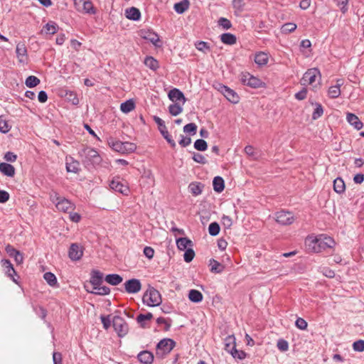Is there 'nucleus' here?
Here are the masks:
<instances>
[{"instance_id": "52", "label": "nucleus", "mask_w": 364, "mask_h": 364, "mask_svg": "<svg viewBox=\"0 0 364 364\" xmlns=\"http://www.w3.org/2000/svg\"><path fill=\"white\" fill-rule=\"evenodd\" d=\"M196 131H197V126L194 123H189L183 127V132L185 133H189L192 135H194L196 134Z\"/></svg>"}, {"instance_id": "38", "label": "nucleus", "mask_w": 364, "mask_h": 364, "mask_svg": "<svg viewBox=\"0 0 364 364\" xmlns=\"http://www.w3.org/2000/svg\"><path fill=\"white\" fill-rule=\"evenodd\" d=\"M203 296L202 293L196 289H191L188 293V299L194 303H199L203 300Z\"/></svg>"}, {"instance_id": "30", "label": "nucleus", "mask_w": 364, "mask_h": 364, "mask_svg": "<svg viewBox=\"0 0 364 364\" xmlns=\"http://www.w3.org/2000/svg\"><path fill=\"white\" fill-rule=\"evenodd\" d=\"M213 189L217 193H221L225 188V182L221 176H215L213 181Z\"/></svg>"}, {"instance_id": "24", "label": "nucleus", "mask_w": 364, "mask_h": 364, "mask_svg": "<svg viewBox=\"0 0 364 364\" xmlns=\"http://www.w3.org/2000/svg\"><path fill=\"white\" fill-rule=\"evenodd\" d=\"M103 279V274L98 270H92L90 277V283L92 287L99 286L102 284Z\"/></svg>"}, {"instance_id": "5", "label": "nucleus", "mask_w": 364, "mask_h": 364, "mask_svg": "<svg viewBox=\"0 0 364 364\" xmlns=\"http://www.w3.org/2000/svg\"><path fill=\"white\" fill-rule=\"evenodd\" d=\"M142 301L149 306H157L161 303V296L158 290L149 287L144 294Z\"/></svg>"}, {"instance_id": "18", "label": "nucleus", "mask_w": 364, "mask_h": 364, "mask_svg": "<svg viewBox=\"0 0 364 364\" xmlns=\"http://www.w3.org/2000/svg\"><path fill=\"white\" fill-rule=\"evenodd\" d=\"M168 97L172 102H182V104L184 105L186 102V99L183 95V93L177 88H173L171 90L168 92Z\"/></svg>"}, {"instance_id": "45", "label": "nucleus", "mask_w": 364, "mask_h": 364, "mask_svg": "<svg viewBox=\"0 0 364 364\" xmlns=\"http://www.w3.org/2000/svg\"><path fill=\"white\" fill-rule=\"evenodd\" d=\"M341 95L340 84L331 86L328 90V95L332 99L337 98Z\"/></svg>"}, {"instance_id": "2", "label": "nucleus", "mask_w": 364, "mask_h": 364, "mask_svg": "<svg viewBox=\"0 0 364 364\" xmlns=\"http://www.w3.org/2000/svg\"><path fill=\"white\" fill-rule=\"evenodd\" d=\"M82 158V163L86 166H95L102 161V158L97 151L91 147H86L79 152Z\"/></svg>"}, {"instance_id": "43", "label": "nucleus", "mask_w": 364, "mask_h": 364, "mask_svg": "<svg viewBox=\"0 0 364 364\" xmlns=\"http://www.w3.org/2000/svg\"><path fill=\"white\" fill-rule=\"evenodd\" d=\"M268 55L264 52H259L255 54V62L259 65H264L268 63Z\"/></svg>"}, {"instance_id": "6", "label": "nucleus", "mask_w": 364, "mask_h": 364, "mask_svg": "<svg viewBox=\"0 0 364 364\" xmlns=\"http://www.w3.org/2000/svg\"><path fill=\"white\" fill-rule=\"evenodd\" d=\"M112 326L118 336L122 338L129 332V325L120 316H114L112 318Z\"/></svg>"}, {"instance_id": "17", "label": "nucleus", "mask_w": 364, "mask_h": 364, "mask_svg": "<svg viewBox=\"0 0 364 364\" xmlns=\"http://www.w3.org/2000/svg\"><path fill=\"white\" fill-rule=\"evenodd\" d=\"M1 266L4 268V271L15 283L18 284L17 279L15 278L16 272L13 267L12 264L8 259L1 260Z\"/></svg>"}, {"instance_id": "8", "label": "nucleus", "mask_w": 364, "mask_h": 364, "mask_svg": "<svg viewBox=\"0 0 364 364\" xmlns=\"http://www.w3.org/2000/svg\"><path fill=\"white\" fill-rule=\"evenodd\" d=\"M109 186L112 190L124 196H128L130 191L127 183L120 177H114Z\"/></svg>"}, {"instance_id": "21", "label": "nucleus", "mask_w": 364, "mask_h": 364, "mask_svg": "<svg viewBox=\"0 0 364 364\" xmlns=\"http://www.w3.org/2000/svg\"><path fill=\"white\" fill-rule=\"evenodd\" d=\"M347 122L352 125L357 130H360L362 129L363 124L359 119V118L353 113H348L346 116Z\"/></svg>"}, {"instance_id": "64", "label": "nucleus", "mask_w": 364, "mask_h": 364, "mask_svg": "<svg viewBox=\"0 0 364 364\" xmlns=\"http://www.w3.org/2000/svg\"><path fill=\"white\" fill-rule=\"evenodd\" d=\"M191 137L189 136H183V135H181V139L180 141H178V144L182 146V147H186L188 146L189 144H191Z\"/></svg>"}, {"instance_id": "46", "label": "nucleus", "mask_w": 364, "mask_h": 364, "mask_svg": "<svg viewBox=\"0 0 364 364\" xmlns=\"http://www.w3.org/2000/svg\"><path fill=\"white\" fill-rule=\"evenodd\" d=\"M168 112L172 116H178L183 112V107L178 103L170 105Z\"/></svg>"}, {"instance_id": "15", "label": "nucleus", "mask_w": 364, "mask_h": 364, "mask_svg": "<svg viewBox=\"0 0 364 364\" xmlns=\"http://www.w3.org/2000/svg\"><path fill=\"white\" fill-rule=\"evenodd\" d=\"M141 37L145 40L150 41L156 47L161 46V42L159 35L151 30H142Z\"/></svg>"}, {"instance_id": "55", "label": "nucleus", "mask_w": 364, "mask_h": 364, "mask_svg": "<svg viewBox=\"0 0 364 364\" xmlns=\"http://www.w3.org/2000/svg\"><path fill=\"white\" fill-rule=\"evenodd\" d=\"M36 314L42 319H45L47 316L46 310L41 306H33Z\"/></svg>"}, {"instance_id": "63", "label": "nucleus", "mask_w": 364, "mask_h": 364, "mask_svg": "<svg viewBox=\"0 0 364 364\" xmlns=\"http://www.w3.org/2000/svg\"><path fill=\"white\" fill-rule=\"evenodd\" d=\"M222 224L225 228H230L232 225V220L230 217L228 215H223L222 217Z\"/></svg>"}, {"instance_id": "50", "label": "nucleus", "mask_w": 364, "mask_h": 364, "mask_svg": "<svg viewBox=\"0 0 364 364\" xmlns=\"http://www.w3.org/2000/svg\"><path fill=\"white\" fill-rule=\"evenodd\" d=\"M196 48L205 53L210 51V47L209 46V43L205 41H198L195 44Z\"/></svg>"}, {"instance_id": "54", "label": "nucleus", "mask_w": 364, "mask_h": 364, "mask_svg": "<svg viewBox=\"0 0 364 364\" xmlns=\"http://www.w3.org/2000/svg\"><path fill=\"white\" fill-rule=\"evenodd\" d=\"M156 323L158 324L164 325V330L166 331L170 329L171 326V321L169 319L165 318L164 317H159L156 319Z\"/></svg>"}, {"instance_id": "32", "label": "nucleus", "mask_w": 364, "mask_h": 364, "mask_svg": "<svg viewBox=\"0 0 364 364\" xmlns=\"http://www.w3.org/2000/svg\"><path fill=\"white\" fill-rule=\"evenodd\" d=\"M135 108V103L134 101L132 99H129L124 102H122L120 105V109L121 111L124 113L127 114L134 109Z\"/></svg>"}, {"instance_id": "49", "label": "nucleus", "mask_w": 364, "mask_h": 364, "mask_svg": "<svg viewBox=\"0 0 364 364\" xmlns=\"http://www.w3.org/2000/svg\"><path fill=\"white\" fill-rule=\"evenodd\" d=\"M220 230V225L218 223L213 222L209 225L208 232L211 236H216L219 234Z\"/></svg>"}, {"instance_id": "62", "label": "nucleus", "mask_w": 364, "mask_h": 364, "mask_svg": "<svg viewBox=\"0 0 364 364\" xmlns=\"http://www.w3.org/2000/svg\"><path fill=\"white\" fill-rule=\"evenodd\" d=\"M294 96L298 100H303L306 99L307 96V89L306 87H303L299 92H296Z\"/></svg>"}, {"instance_id": "7", "label": "nucleus", "mask_w": 364, "mask_h": 364, "mask_svg": "<svg viewBox=\"0 0 364 364\" xmlns=\"http://www.w3.org/2000/svg\"><path fill=\"white\" fill-rule=\"evenodd\" d=\"M176 343L171 338H164L161 340L156 346V355L163 358L168 354L175 347Z\"/></svg>"}, {"instance_id": "28", "label": "nucleus", "mask_w": 364, "mask_h": 364, "mask_svg": "<svg viewBox=\"0 0 364 364\" xmlns=\"http://www.w3.org/2000/svg\"><path fill=\"white\" fill-rule=\"evenodd\" d=\"M203 187L204 186L201 183L193 182L189 184L188 189L193 196H198L201 194Z\"/></svg>"}, {"instance_id": "61", "label": "nucleus", "mask_w": 364, "mask_h": 364, "mask_svg": "<svg viewBox=\"0 0 364 364\" xmlns=\"http://www.w3.org/2000/svg\"><path fill=\"white\" fill-rule=\"evenodd\" d=\"M9 131V125L7 122L0 116V132L2 133H6Z\"/></svg>"}, {"instance_id": "47", "label": "nucleus", "mask_w": 364, "mask_h": 364, "mask_svg": "<svg viewBox=\"0 0 364 364\" xmlns=\"http://www.w3.org/2000/svg\"><path fill=\"white\" fill-rule=\"evenodd\" d=\"M40 79L38 78L37 77L34 76V75H30L28 76L24 83L26 84V85L28 87H34L36 86H37L38 85L40 84Z\"/></svg>"}, {"instance_id": "51", "label": "nucleus", "mask_w": 364, "mask_h": 364, "mask_svg": "<svg viewBox=\"0 0 364 364\" xmlns=\"http://www.w3.org/2000/svg\"><path fill=\"white\" fill-rule=\"evenodd\" d=\"M218 23L220 26L225 30L230 29L232 27L230 21L225 17H220L218 19Z\"/></svg>"}, {"instance_id": "20", "label": "nucleus", "mask_w": 364, "mask_h": 364, "mask_svg": "<svg viewBox=\"0 0 364 364\" xmlns=\"http://www.w3.org/2000/svg\"><path fill=\"white\" fill-rule=\"evenodd\" d=\"M138 360L143 364H151L154 361V355L148 350H143L137 355Z\"/></svg>"}, {"instance_id": "14", "label": "nucleus", "mask_w": 364, "mask_h": 364, "mask_svg": "<svg viewBox=\"0 0 364 364\" xmlns=\"http://www.w3.org/2000/svg\"><path fill=\"white\" fill-rule=\"evenodd\" d=\"M125 291L128 294H136L141 289V284L138 279H131L127 280L124 284Z\"/></svg>"}, {"instance_id": "33", "label": "nucleus", "mask_w": 364, "mask_h": 364, "mask_svg": "<svg viewBox=\"0 0 364 364\" xmlns=\"http://www.w3.org/2000/svg\"><path fill=\"white\" fill-rule=\"evenodd\" d=\"M159 131L160 132L161 134L163 136V137L166 140L168 144L172 147L175 148L176 146V144L175 141L172 139L171 136L169 134L166 126H164L163 128L159 129Z\"/></svg>"}, {"instance_id": "36", "label": "nucleus", "mask_w": 364, "mask_h": 364, "mask_svg": "<svg viewBox=\"0 0 364 364\" xmlns=\"http://www.w3.org/2000/svg\"><path fill=\"white\" fill-rule=\"evenodd\" d=\"M333 189L337 193H343L346 190V185L344 181L338 177L333 181Z\"/></svg>"}, {"instance_id": "35", "label": "nucleus", "mask_w": 364, "mask_h": 364, "mask_svg": "<svg viewBox=\"0 0 364 364\" xmlns=\"http://www.w3.org/2000/svg\"><path fill=\"white\" fill-rule=\"evenodd\" d=\"M220 40L226 45H234L237 41L236 36L230 33H223L220 36Z\"/></svg>"}, {"instance_id": "37", "label": "nucleus", "mask_w": 364, "mask_h": 364, "mask_svg": "<svg viewBox=\"0 0 364 364\" xmlns=\"http://www.w3.org/2000/svg\"><path fill=\"white\" fill-rule=\"evenodd\" d=\"M173 8L176 13L182 14L189 8V1L188 0H182L180 2L176 3Z\"/></svg>"}, {"instance_id": "23", "label": "nucleus", "mask_w": 364, "mask_h": 364, "mask_svg": "<svg viewBox=\"0 0 364 364\" xmlns=\"http://www.w3.org/2000/svg\"><path fill=\"white\" fill-rule=\"evenodd\" d=\"M6 252L10 257H14L15 261L18 263H21L23 262V255L20 253L19 251H17L14 247L10 245H8L6 247Z\"/></svg>"}, {"instance_id": "26", "label": "nucleus", "mask_w": 364, "mask_h": 364, "mask_svg": "<svg viewBox=\"0 0 364 364\" xmlns=\"http://www.w3.org/2000/svg\"><path fill=\"white\" fill-rule=\"evenodd\" d=\"M210 270L213 273L220 274L223 272L225 266L214 259L209 261Z\"/></svg>"}, {"instance_id": "48", "label": "nucleus", "mask_w": 364, "mask_h": 364, "mask_svg": "<svg viewBox=\"0 0 364 364\" xmlns=\"http://www.w3.org/2000/svg\"><path fill=\"white\" fill-rule=\"evenodd\" d=\"M194 148L200 151H204L208 149V144L204 139H197L194 142Z\"/></svg>"}, {"instance_id": "53", "label": "nucleus", "mask_w": 364, "mask_h": 364, "mask_svg": "<svg viewBox=\"0 0 364 364\" xmlns=\"http://www.w3.org/2000/svg\"><path fill=\"white\" fill-rule=\"evenodd\" d=\"M192 158L194 161H196L198 164H205L208 162L206 158L203 154H201L200 153L194 152Z\"/></svg>"}, {"instance_id": "13", "label": "nucleus", "mask_w": 364, "mask_h": 364, "mask_svg": "<svg viewBox=\"0 0 364 364\" xmlns=\"http://www.w3.org/2000/svg\"><path fill=\"white\" fill-rule=\"evenodd\" d=\"M219 90L224 97L230 102L237 104L240 101V97L233 90L226 85H220Z\"/></svg>"}, {"instance_id": "4", "label": "nucleus", "mask_w": 364, "mask_h": 364, "mask_svg": "<svg viewBox=\"0 0 364 364\" xmlns=\"http://www.w3.org/2000/svg\"><path fill=\"white\" fill-rule=\"evenodd\" d=\"M108 144L114 151L122 154L133 153L136 149V145L134 143L129 141L123 142L115 140L113 138H110L108 140Z\"/></svg>"}, {"instance_id": "22", "label": "nucleus", "mask_w": 364, "mask_h": 364, "mask_svg": "<svg viewBox=\"0 0 364 364\" xmlns=\"http://www.w3.org/2000/svg\"><path fill=\"white\" fill-rule=\"evenodd\" d=\"M225 349V350L230 354L232 351L235 352L236 348V342L235 337L233 335L228 336L224 339Z\"/></svg>"}, {"instance_id": "40", "label": "nucleus", "mask_w": 364, "mask_h": 364, "mask_svg": "<svg viewBox=\"0 0 364 364\" xmlns=\"http://www.w3.org/2000/svg\"><path fill=\"white\" fill-rule=\"evenodd\" d=\"M144 63L146 67L154 71L156 70L159 68V62L151 56H146Z\"/></svg>"}, {"instance_id": "29", "label": "nucleus", "mask_w": 364, "mask_h": 364, "mask_svg": "<svg viewBox=\"0 0 364 364\" xmlns=\"http://www.w3.org/2000/svg\"><path fill=\"white\" fill-rule=\"evenodd\" d=\"M105 279L108 284L116 286L122 282L123 278L117 274H109L105 277Z\"/></svg>"}, {"instance_id": "34", "label": "nucleus", "mask_w": 364, "mask_h": 364, "mask_svg": "<svg viewBox=\"0 0 364 364\" xmlns=\"http://www.w3.org/2000/svg\"><path fill=\"white\" fill-rule=\"evenodd\" d=\"M58 29V26L57 23L53 21H50L43 26L42 32H44L46 34L53 35L57 33Z\"/></svg>"}, {"instance_id": "16", "label": "nucleus", "mask_w": 364, "mask_h": 364, "mask_svg": "<svg viewBox=\"0 0 364 364\" xmlns=\"http://www.w3.org/2000/svg\"><path fill=\"white\" fill-rule=\"evenodd\" d=\"M83 255V250L82 247L76 243H73L70 245L68 256L73 261H77L81 259Z\"/></svg>"}, {"instance_id": "42", "label": "nucleus", "mask_w": 364, "mask_h": 364, "mask_svg": "<svg viewBox=\"0 0 364 364\" xmlns=\"http://www.w3.org/2000/svg\"><path fill=\"white\" fill-rule=\"evenodd\" d=\"M153 318L151 313H147L146 314H140L136 317V320L141 328L146 327V321H150Z\"/></svg>"}, {"instance_id": "10", "label": "nucleus", "mask_w": 364, "mask_h": 364, "mask_svg": "<svg viewBox=\"0 0 364 364\" xmlns=\"http://www.w3.org/2000/svg\"><path fill=\"white\" fill-rule=\"evenodd\" d=\"M240 81L244 85L252 88H259L263 86V82L259 78L250 75L249 73H242Z\"/></svg>"}, {"instance_id": "57", "label": "nucleus", "mask_w": 364, "mask_h": 364, "mask_svg": "<svg viewBox=\"0 0 364 364\" xmlns=\"http://www.w3.org/2000/svg\"><path fill=\"white\" fill-rule=\"evenodd\" d=\"M353 349L356 352L364 351V340H358L353 343Z\"/></svg>"}, {"instance_id": "12", "label": "nucleus", "mask_w": 364, "mask_h": 364, "mask_svg": "<svg viewBox=\"0 0 364 364\" xmlns=\"http://www.w3.org/2000/svg\"><path fill=\"white\" fill-rule=\"evenodd\" d=\"M74 4L78 11L85 14H95L96 10L90 0H74Z\"/></svg>"}, {"instance_id": "58", "label": "nucleus", "mask_w": 364, "mask_h": 364, "mask_svg": "<svg viewBox=\"0 0 364 364\" xmlns=\"http://www.w3.org/2000/svg\"><path fill=\"white\" fill-rule=\"evenodd\" d=\"M194 256H195V252H194L193 250L191 248H188V249L186 250V252L183 255V258H184L185 262H190L193 259Z\"/></svg>"}, {"instance_id": "9", "label": "nucleus", "mask_w": 364, "mask_h": 364, "mask_svg": "<svg viewBox=\"0 0 364 364\" xmlns=\"http://www.w3.org/2000/svg\"><path fill=\"white\" fill-rule=\"evenodd\" d=\"M317 78H321L320 70L316 68H310L304 74L301 83L302 85H313Z\"/></svg>"}, {"instance_id": "41", "label": "nucleus", "mask_w": 364, "mask_h": 364, "mask_svg": "<svg viewBox=\"0 0 364 364\" xmlns=\"http://www.w3.org/2000/svg\"><path fill=\"white\" fill-rule=\"evenodd\" d=\"M90 292L92 294L104 296L109 294L110 289L106 286H102V284H99V286L92 287V290H91Z\"/></svg>"}, {"instance_id": "3", "label": "nucleus", "mask_w": 364, "mask_h": 364, "mask_svg": "<svg viewBox=\"0 0 364 364\" xmlns=\"http://www.w3.org/2000/svg\"><path fill=\"white\" fill-rule=\"evenodd\" d=\"M49 196L50 200L59 211L67 213L75 208L74 203L67 198L61 197L57 191L52 190Z\"/></svg>"}, {"instance_id": "59", "label": "nucleus", "mask_w": 364, "mask_h": 364, "mask_svg": "<svg viewBox=\"0 0 364 364\" xmlns=\"http://www.w3.org/2000/svg\"><path fill=\"white\" fill-rule=\"evenodd\" d=\"M277 346L278 349L282 352H285L289 349V343L284 339H279L277 341Z\"/></svg>"}, {"instance_id": "25", "label": "nucleus", "mask_w": 364, "mask_h": 364, "mask_svg": "<svg viewBox=\"0 0 364 364\" xmlns=\"http://www.w3.org/2000/svg\"><path fill=\"white\" fill-rule=\"evenodd\" d=\"M126 17L130 20L138 21L141 17L139 10L135 7L127 9L125 11Z\"/></svg>"}, {"instance_id": "44", "label": "nucleus", "mask_w": 364, "mask_h": 364, "mask_svg": "<svg viewBox=\"0 0 364 364\" xmlns=\"http://www.w3.org/2000/svg\"><path fill=\"white\" fill-rule=\"evenodd\" d=\"M297 28V26L294 23H286L281 27V33L283 34H289L294 32Z\"/></svg>"}, {"instance_id": "39", "label": "nucleus", "mask_w": 364, "mask_h": 364, "mask_svg": "<svg viewBox=\"0 0 364 364\" xmlns=\"http://www.w3.org/2000/svg\"><path fill=\"white\" fill-rule=\"evenodd\" d=\"M176 245L180 250L184 251L188 246H192V241L187 237H180L176 240Z\"/></svg>"}, {"instance_id": "1", "label": "nucleus", "mask_w": 364, "mask_h": 364, "mask_svg": "<svg viewBox=\"0 0 364 364\" xmlns=\"http://www.w3.org/2000/svg\"><path fill=\"white\" fill-rule=\"evenodd\" d=\"M305 242L309 249L314 252H320L328 248H332L335 245V241L332 237L323 235L318 237H308Z\"/></svg>"}, {"instance_id": "31", "label": "nucleus", "mask_w": 364, "mask_h": 364, "mask_svg": "<svg viewBox=\"0 0 364 364\" xmlns=\"http://www.w3.org/2000/svg\"><path fill=\"white\" fill-rule=\"evenodd\" d=\"M43 279L46 281L48 284L49 286H50L51 287H58L57 278L53 273H52L50 272H46L43 274Z\"/></svg>"}, {"instance_id": "60", "label": "nucleus", "mask_w": 364, "mask_h": 364, "mask_svg": "<svg viewBox=\"0 0 364 364\" xmlns=\"http://www.w3.org/2000/svg\"><path fill=\"white\" fill-rule=\"evenodd\" d=\"M296 326L301 330H305L307 328V322L302 318H298L295 322Z\"/></svg>"}, {"instance_id": "56", "label": "nucleus", "mask_w": 364, "mask_h": 364, "mask_svg": "<svg viewBox=\"0 0 364 364\" xmlns=\"http://www.w3.org/2000/svg\"><path fill=\"white\" fill-rule=\"evenodd\" d=\"M323 113V109L322 106L320 104H316V107L312 114V119H317L322 116Z\"/></svg>"}, {"instance_id": "27", "label": "nucleus", "mask_w": 364, "mask_h": 364, "mask_svg": "<svg viewBox=\"0 0 364 364\" xmlns=\"http://www.w3.org/2000/svg\"><path fill=\"white\" fill-rule=\"evenodd\" d=\"M0 171L5 176L12 177L15 174L14 167L7 163H0Z\"/></svg>"}, {"instance_id": "11", "label": "nucleus", "mask_w": 364, "mask_h": 364, "mask_svg": "<svg viewBox=\"0 0 364 364\" xmlns=\"http://www.w3.org/2000/svg\"><path fill=\"white\" fill-rule=\"evenodd\" d=\"M275 220L280 225H288L294 223V217L291 212L281 210L275 213Z\"/></svg>"}, {"instance_id": "19", "label": "nucleus", "mask_w": 364, "mask_h": 364, "mask_svg": "<svg viewBox=\"0 0 364 364\" xmlns=\"http://www.w3.org/2000/svg\"><path fill=\"white\" fill-rule=\"evenodd\" d=\"M65 165L68 172L77 173L80 171L79 162L71 156L66 157Z\"/></svg>"}]
</instances>
